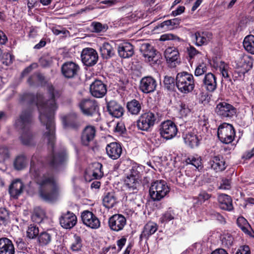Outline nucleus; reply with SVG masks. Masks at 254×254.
Wrapping results in <instances>:
<instances>
[{"mask_svg":"<svg viewBox=\"0 0 254 254\" xmlns=\"http://www.w3.org/2000/svg\"><path fill=\"white\" fill-rule=\"evenodd\" d=\"M82 63L87 66L95 65L98 60V55L97 51L91 48H86L82 50L81 54Z\"/></svg>","mask_w":254,"mask_h":254,"instance_id":"f8f14e48","label":"nucleus"},{"mask_svg":"<svg viewBox=\"0 0 254 254\" xmlns=\"http://www.w3.org/2000/svg\"><path fill=\"white\" fill-rule=\"evenodd\" d=\"M245 50L252 54H254V36L250 35L246 36L243 41Z\"/></svg>","mask_w":254,"mask_h":254,"instance_id":"58836bf2","label":"nucleus"},{"mask_svg":"<svg viewBox=\"0 0 254 254\" xmlns=\"http://www.w3.org/2000/svg\"><path fill=\"white\" fill-rule=\"evenodd\" d=\"M207 71V66L204 63H200L196 67L194 75L196 76L202 75Z\"/></svg>","mask_w":254,"mask_h":254,"instance_id":"603ef678","label":"nucleus"},{"mask_svg":"<svg viewBox=\"0 0 254 254\" xmlns=\"http://www.w3.org/2000/svg\"><path fill=\"white\" fill-rule=\"evenodd\" d=\"M202 83L204 88L208 91L213 92L216 89V77L211 72L205 74Z\"/></svg>","mask_w":254,"mask_h":254,"instance_id":"393cba45","label":"nucleus"},{"mask_svg":"<svg viewBox=\"0 0 254 254\" xmlns=\"http://www.w3.org/2000/svg\"><path fill=\"white\" fill-rule=\"evenodd\" d=\"M108 156L113 160L119 158L122 152V148L120 144L117 142H111L106 147Z\"/></svg>","mask_w":254,"mask_h":254,"instance_id":"b1692460","label":"nucleus"},{"mask_svg":"<svg viewBox=\"0 0 254 254\" xmlns=\"http://www.w3.org/2000/svg\"><path fill=\"white\" fill-rule=\"evenodd\" d=\"M118 52L122 58H130L134 54L133 47L129 43H123L118 47Z\"/></svg>","mask_w":254,"mask_h":254,"instance_id":"cd10ccee","label":"nucleus"},{"mask_svg":"<svg viewBox=\"0 0 254 254\" xmlns=\"http://www.w3.org/2000/svg\"><path fill=\"white\" fill-rule=\"evenodd\" d=\"M215 113L221 118H231L236 114V109L232 105L225 102H221L217 104Z\"/></svg>","mask_w":254,"mask_h":254,"instance_id":"9b49d317","label":"nucleus"},{"mask_svg":"<svg viewBox=\"0 0 254 254\" xmlns=\"http://www.w3.org/2000/svg\"><path fill=\"white\" fill-rule=\"evenodd\" d=\"M180 107V114L182 117L187 116L190 112L188 105L184 103H181Z\"/></svg>","mask_w":254,"mask_h":254,"instance_id":"13d9d810","label":"nucleus"},{"mask_svg":"<svg viewBox=\"0 0 254 254\" xmlns=\"http://www.w3.org/2000/svg\"><path fill=\"white\" fill-rule=\"evenodd\" d=\"M93 170L92 172V175L95 179L101 178L103 175V172L102 171V165L99 162H95L93 164Z\"/></svg>","mask_w":254,"mask_h":254,"instance_id":"c03bdc74","label":"nucleus"},{"mask_svg":"<svg viewBox=\"0 0 254 254\" xmlns=\"http://www.w3.org/2000/svg\"><path fill=\"white\" fill-rule=\"evenodd\" d=\"M82 247L81 239L78 236H74V241L71 244L70 248L72 251L77 252Z\"/></svg>","mask_w":254,"mask_h":254,"instance_id":"864d4df0","label":"nucleus"},{"mask_svg":"<svg viewBox=\"0 0 254 254\" xmlns=\"http://www.w3.org/2000/svg\"><path fill=\"white\" fill-rule=\"evenodd\" d=\"M164 83L166 88L168 90H172L174 87V79L171 76H165L164 80Z\"/></svg>","mask_w":254,"mask_h":254,"instance_id":"6e6d98bb","label":"nucleus"},{"mask_svg":"<svg viewBox=\"0 0 254 254\" xmlns=\"http://www.w3.org/2000/svg\"><path fill=\"white\" fill-rule=\"evenodd\" d=\"M211 168L215 172H221L224 170L226 165L223 158L220 156L213 157L208 162Z\"/></svg>","mask_w":254,"mask_h":254,"instance_id":"c756f323","label":"nucleus"},{"mask_svg":"<svg viewBox=\"0 0 254 254\" xmlns=\"http://www.w3.org/2000/svg\"><path fill=\"white\" fill-rule=\"evenodd\" d=\"M217 199L221 209L229 211L233 209L232 199L230 196L222 193L218 195Z\"/></svg>","mask_w":254,"mask_h":254,"instance_id":"a878e982","label":"nucleus"},{"mask_svg":"<svg viewBox=\"0 0 254 254\" xmlns=\"http://www.w3.org/2000/svg\"><path fill=\"white\" fill-rule=\"evenodd\" d=\"M167 63L171 67H175L180 63L179 54L175 48H168L164 53Z\"/></svg>","mask_w":254,"mask_h":254,"instance_id":"5701e85b","label":"nucleus"},{"mask_svg":"<svg viewBox=\"0 0 254 254\" xmlns=\"http://www.w3.org/2000/svg\"><path fill=\"white\" fill-rule=\"evenodd\" d=\"M42 166L38 154L32 156L30 163V174L38 186L40 198L48 202L57 200L60 195V187L55 177L48 173H42Z\"/></svg>","mask_w":254,"mask_h":254,"instance_id":"f03ea898","label":"nucleus"},{"mask_svg":"<svg viewBox=\"0 0 254 254\" xmlns=\"http://www.w3.org/2000/svg\"><path fill=\"white\" fill-rule=\"evenodd\" d=\"M14 246L7 238H0V254H14Z\"/></svg>","mask_w":254,"mask_h":254,"instance_id":"c85d7f7f","label":"nucleus"},{"mask_svg":"<svg viewBox=\"0 0 254 254\" xmlns=\"http://www.w3.org/2000/svg\"><path fill=\"white\" fill-rule=\"evenodd\" d=\"M176 85L182 93L188 94L191 92L195 86L192 74L186 71L178 73L176 78Z\"/></svg>","mask_w":254,"mask_h":254,"instance_id":"20e7f679","label":"nucleus"},{"mask_svg":"<svg viewBox=\"0 0 254 254\" xmlns=\"http://www.w3.org/2000/svg\"><path fill=\"white\" fill-rule=\"evenodd\" d=\"M192 38L195 40V44L197 46L206 45L212 39L211 32L205 31H199L192 35Z\"/></svg>","mask_w":254,"mask_h":254,"instance_id":"412c9836","label":"nucleus"},{"mask_svg":"<svg viewBox=\"0 0 254 254\" xmlns=\"http://www.w3.org/2000/svg\"><path fill=\"white\" fill-rule=\"evenodd\" d=\"M102 57L104 59H109L113 57L115 53L113 46L108 43H104L100 49Z\"/></svg>","mask_w":254,"mask_h":254,"instance_id":"72a5a7b5","label":"nucleus"},{"mask_svg":"<svg viewBox=\"0 0 254 254\" xmlns=\"http://www.w3.org/2000/svg\"><path fill=\"white\" fill-rule=\"evenodd\" d=\"M80 68L78 64L72 62L64 63L61 68L62 73L67 78L74 77L77 74Z\"/></svg>","mask_w":254,"mask_h":254,"instance_id":"aec40b11","label":"nucleus"},{"mask_svg":"<svg viewBox=\"0 0 254 254\" xmlns=\"http://www.w3.org/2000/svg\"><path fill=\"white\" fill-rule=\"evenodd\" d=\"M158 229L156 223L152 222H149L144 227L143 230L140 236V238H143L147 239L150 236L154 234Z\"/></svg>","mask_w":254,"mask_h":254,"instance_id":"f704fd0d","label":"nucleus"},{"mask_svg":"<svg viewBox=\"0 0 254 254\" xmlns=\"http://www.w3.org/2000/svg\"><path fill=\"white\" fill-rule=\"evenodd\" d=\"M117 202V198L114 192L105 193L103 198V204L107 208H112Z\"/></svg>","mask_w":254,"mask_h":254,"instance_id":"473e14b6","label":"nucleus"},{"mask_svg":"<svg viewBox=\"0 0 254 254\" xmlns=\"http://www.w3.org/2000/svg\"><path fill=\"white\" fill-rule=\"evenodd\" d=\"M217 136L223 143L229 144L232 142L235 136L234 127L229 124H222L218 128Z\"/></svg>","mask_w":254,"mask_h":254,"instance_id":"0eeeda50","label":"nucleus"},{"mask_svg":"<svg viewBox=\"0 0 254 254\" xmlns=\"http://www.w3.org/2000/svg\"><path fill=\"white\" fill-rule=\"evenodd\" d=\"M82 222L92 229H97L100 226V222L96 216L88 210L83 211L81 215Z\"/></svg>","mask_w":254,"mask_h":254,"instance_id":"dca6fc26","label":"nucleus"},{"mask_svg":"<svg viewBox=\"0 0 254 254\" xmlns=\"http://www.w3.org/2000/svg\"><path fill=\"white\" fill-rule=\"evenodd\" d=\"M91 95L96 98H102L107 92L106 85L100 80H95L90 86Z\"/></svg>","mask_w":254,"mask_h":254,"instance_id":"4be33fe9","label":"nucleus"},{"mask_svg":"<svg viewBox=\"0 0 254 254\" xmlns=\"http://www.w3.org/2000/svg\"><path fill=\"white\" fill-rule=\"evenodd\" d=\"M139 169H140L139 167L136 165L133 166L132 168L130 170V174L127 176L136 178L137 179H140V173Z\"/></svg>","mask_w":254,"mask_h":254,"instance_id":"4d7b16f0","label":"nucleus"},{"mask_svg":"<svg viewBox=\"0 0 254 254\" xmlns=\"http://www.w3.org/2000/svg\"><path fill=\"white\" fill-rule=\"evenodd\" d=\"M188 52L189 57L190 59L193 58L195 56L201 54L192 46H190L188 48Z\"/></svg>","mask_w":254,"mask_h":254,"instance_id":"680f3d73","label":"nucleus"},{"mask_svg":"<svg viewBox=\"0 0 254 254\" xmlns=\"http://www.w3.org/2000/svg\"><path fill=\"white\" fill-rule=\"evenodd\" d=\"M107 107L110 114L116 118H120L124 114V108L115 101H111L108 102Z\"/></svg>","mask_w":254,"mask_h":254,"instance_id":"7c9ffc66","label":"nucleus"},{"mask_svg":"<svg viewBox=\"0 0 254 254\" xmlns=\"http://www.w3.org/2000/svg\"><path fill=\"white\" fill-rule=\"evenodd\" d=\"M16 243L18 250L24 251L26 249L27 245L21 239L18 238L16 240Z\"/></svg>","mask_w":254,"mask_h":254,"instance_id":"0e129e2a","label":"nucleus"},{"mask_svg":"<svg viewBox=\"0 0 254 254\" xmlns=\"http://www.w3.org/2000/svg\"><path fill=\"white\" fill-rule=\"evenodd\" d=\"M176 217V214L174 211L169 209L168 210L163 213L160 218V221L162 223H167L169 221L173 220Z\"/></svg>","mask_w":254,"mask_h":254,"instance_id":"49530a36","label":"nucleus"},{"mask_svg":"<svg viewBox=\"0 0 254 254\" xmlns=\"http://www.w3.org/2000/svg\"><path fill=\"white\" fill-rule=\"evenodd\" d=\"M127 111L132 115H137L140 112L142 106L140 102L137 100L133 99L127 104Z\"/></svg>","mask_w":254,"mask_h":254,"instance_id":"e433bc0d","label":"nucleus"},{"mask_svg":"<svg viewBox=\"0 0 254 254\" xmlns=\"http://www.w3.org/2000/svg\"><path fill=\"white\" fill-rule=\"evenodd\" d=\"M45 216L44 211L40 207H36L31 216V219L33 222L40 223Z\"/></svg>","mask_w":254,"mask_h":254,"instance_id":"a19ab883","label":"nucleus"},{"mask_svg":"<svg viewBox=\"0 0 254 254\" xmlns=\"http://www.w3.org/2000/svg\"><path fill=\"white\" fill-rule=\"evenodd\" d=\"M178 132V128L174 123L170 120L164 122L161 125L160 133L164 138L168 140L174 137Z\"/></svg>","mask_w":254,"mask_h":254,"instance_id":"9d476101","label":"nucleus"},{"mask_svg":"<svg viewBox=\"0 0 254 254\" xmlns=\"http://www.w3.org/2000/svg\"><path fill=\"white\" fill-rule=\"evenodd\" d=\"M180 21L181 19L178 18L168 20L156 26L155 29H161L162 30L171 29L179 25L180 23Z\"/></svg>","mask_w":254,"mask_h":254,"instance_id":"c9c22d12","label":"nucleus"},{"mask_svg":"<svg viewBox=\"0 0 254 254\" xmlns=\"http://www.w3.org/2000/svg\"><path fill=\"white\" fill-rule=\"evenodd\" d=\"M36 73L32 74L27 79V82L30 86H37L38 85V79L34 77Z\"/></svg>","mask_w":254,"mask_h":254,"instance_id":"e2e57ef3","label":"nucleus"},{"mask_svg":"<svg viewBox=\"0 0 254 254\" xmlns=\"http://www.w3.org/2000/svg\"><path fill=\"white\" fill-rule=\"evenodd\" d=\"M222 245L226 248L231 247L233 243V238L229 234H224L222 236L221 238Z\"/></svg>","mask_w":254,"mask_h":254,"instance_id":"3c124183","label":"nucleus"},{"mask_svg":"<svg viewBox=\"0 0 254 254\" xmlns=\"http://www.w3.org/2000/svg\"><path fill=\"white\" fill-rule=\"evenodd\" d=\"M126 241L127 239L125 237H122L121 239L117 241V244L119 248V251H120L122 250L123 246L125 245Z\"/></svg>","mask_w":254,"mask_h":254,"instance_id":"774afa93","label":"nucleus"},{"mask_svg":"<svg viewBox=\"0 0 254 254\" xmlns=\"http://www.w3.org/2000/svg\"><path fill=\"white\" fill-rule=\"evenodd\" d=\"M157 81L151 76H147L141 78L139 82V89L143 93L148 94L153 92L157 87Z\"/></svg>","mask_w":254,"mask_h":254,"instance_id":"4468645a","label":"nucleus"},{"mask_svg":"<svg viewBox=\"0 0 254 254\" xmlns=\"http://www.w3.org/2000/svg\"><path fill=\"white\" fill-rule=\"evenodd\" d=\"M63 124L65 127L77 130L80 123L78 121V115L74 112H71L62 118Z\"/></svg>","mask_w":254,"mask_h":254,"instance_id":"6ab92c4d","label":"nucleus"},{"mask_svg":"<svg viewBox=\"0 0 254 254\" xmlns=\"http://www.w3.org/2000/svg\"><path fill=\"white\" fill-rule=\"evenodd\" d=\"M23 186L22 182L19 180L13 182L9 189V192L11 196L17 198L22 193Z\"/></svg>","mask_w":254,"mask_h":254,"instance_id":"2f4dec72","label":"nucleus"},{"mask_svg":"<svg viewBox=\"0 0 254 254\" xmlns=\"http://www.w3.org/2000/svg\"><path fill=\"white\" fill-rule=\"evenodd\" d=\"M156 117L152 112H146L141 115L137 121L138 129L148 131L152 127L156 121Z\"/></svg>","mask_w":254,"mask_h":254,"instance_id":"1a4fd4ad","label":"nucleus"},{"mask_svg":"<svg viewBox=\"0 0 254 254\" xmlns=\"http://www.w3.org/2000/svg\"><path fill=\"white\" fill-rule=\"evenodd\" d=\"M140 51L142 54L143 56L151 64L154 65L160 63V61L159 59L160 55L150 44L148 43L142 44L140 47Z\"/></svg>","mask_w":254,"mask_h":254,"instance_id":"6e6552de","label":"nucleus"},{"mask_svg":"<svg viewBox=\"0 0 254 254\" xmlns=\"http://www.w3.org/2000/svg\"><path fill=\"white\" fill-rule=\"evenodd\" d=\"M9 221L8 211L4 208H0V225L6 226Z\"/></svg>","mask_w":254,"mask_h":254,"instance_id":"a18cd8bd","label":"nucleus"},{"mask_svg":"<svg viewBox=\"0 0 254 254\" xmlns=\"http://www.w3.org/2000/svg\"><path fill=\"white\" fill-rule=\"evenodd\" d=\"M92 26L93 27L94 31L97 33L104 32L108 28L107 24H102L100 22H93Z\"/></svg>","mask_w":254,"mask_h":254,"instance_id":"5fc2aeb1","label":"nucleus"},{"mask_svg":"<svg viewBox=\"0 0 254 254\" xmlns=\"http://www.w3.org/2000/svg\"><path fill=\"white\" fill-rule=\"evenodd\" d=\"M237 223L239 227L246 234L250 235L249 229H251V226L248 221L243 217H239L237 220Z\"/></svg>","mask_w":254,"mask_h":254,"instance_id":"79ce46f5","label":"nucleus"},{"mask_svg":"<svg viewBox=\"0 0 254 254\" xmlns=\"http://www.w3.org/2000/svg\"><path fill=\"white\" fill-rule=\"evenodd\" d=\"M240 64L241 65L240 66L243 67L246 71L250 70L252 68L253 63L248 56L244 57L241 60Z\"/></svg>","mask_w":254,"mask_h":254,"instance_id":"8fccbe9b","label":"nucleus"},{"mask_svg":"<svg viewBox=\"0 0 254 254\" xmlns=\"http://www.w3.org/2000/svg\"><path fill=\"white\" fill-rule=\"evenodd\" d=\"M59 222L63 228L70 229L76 225L77 217L73 213L67 211L61 214L59 217Z\"/></svg>","mask_w":254,"mask_h":254,"instance_id":"2eb2a0df","label":"nucleus"},{"mask_svg":"<svg viewBox=\"0 0 254 254\" xmlns=\"http://www.w3.org/2000/svg\"><path fill=\"white\" fill-rule=\"evenodd\" d=\"M236 254H250V250L248 246H244L240 248Z\"/></svg>","mask_w":254,"mask_h":254,"instance_id":"69168bd1","label":"nucleus"},{"mask_svg":"<svg viewBox=\"0 0 254 254\" xmlns=\"http://www.w3.org/2000/svg\"><path fill=\"white\" fill-rule=\"evenodd\" d=\"M67 160V155L64 149L61 151L53 153V155L47 159L49 165L53 168L57 169L60 166L64 164Z\"/></svg>","mask_w":254,"mask_h":254,"instance_id":"f3484780","label":"nucleus"},{"mask_svg":"<svg viewBox=\"0 0 254 254\" xmlns=\"http://www.w3.org/2000/svg\"><path fill=\"white\" fill-rule=\"evenodd\" d=\"M27 236L30 239L36 238L39 233L38 227L35 224H30L27 230Z\"/></svg>","mask_w":254,"mask_h":254,"instance_id":"09e8293b","label":"nucleus"},{"mask_svg":"<svg viewBox=\"0 0 254 254\" xmlns=\"http://www.w3.org/2000/svg\"><path fill=\"white\" fill-rule=\"evenodd\" d=\"M170 191V188L163 180H157L151 183L149 188V195L154 201L163 198Z\"/></svg>","mask_w":254,"mask_h":254,"instance_id":"39448f33","label":"nucleus"},{"mask_svg":"<svg viewBox=\"0 0 254 254\" xmlns=\"http://www.w3.org/2000/svg\"><path fill=\"white\" fill-rule=\"evenodd\" d=\"M32 122V116L30 110L23 111L15 122L16 127L22 131L20 138L24 145H32L35 143L34 136L30 130Z\"/></svg>","mask_w":254,"mask_h":254,"instance_id":"7ed1b4c3","label":"nucleus"},{"mask_svg":"<svg viewBox=\"0 0 254 254\" xmlns=\"http://www.w3.org/2000/svg\"><path fill=\"white\" fill-rule=\"evenodd\" d=\"M28 161L26 157L23 155L17 156L14 162V168L17 170L23 169L27 166Z\"/></svg>","mask_w":254,"mask_h":254,"instance_id":"ea45409f","label":"nucleus"},{"mask_svg":"<svg viewBox=\"0 0 254 254\" xmlns=\"http://www.w3.org/2000/svg\"><path fill=\"white\" fill-rule=\"evenodd\" d=\"M108 224L112 231L119 232L124 229L127 224V220L124 215L116 214L109 218Z\"/></svg>","mask_w":254,"mask_h":254,"instance_id":"ddd939ff","label":"nucleus"},{"mask_svg":"<svg viewBox=\"0 0 254 254\" xmlns=\"http://www.w3.org/2000/svg\"><path fill=\"white\" fill-rule=\"evenodd\" d=\"M186 162L187 164H191L196 168H199V167H201L202 163H201V159L200 157L197 155L191 156L188 157L186 159Z\"/></svg>","mask_w":254,"mask_h":254,"instance_id":"de8ad7c7","label":"nucleus"},{"mask_svg":"<svg viewBox=\"0 0 254 254\" xmlns=\"http://www.w3.org/2000/svg\"><path fill=\"white\" fill-rule=\"evenodd\" d=\"M140 179L136 178L127 176L125 180V185L129 191L134 193L136 192L137 188L140 185Z\"/></svg>","mask_w":254,"mask_h":254,"instance_id":"4c0bfd02","label":"nucleus"},{"mask_svg":"<svg viewBox=\"0 0 254 254\" xmlns=\"http://www.w3.org/2000/svg\"><path fill=\"white\" fill-rule=\"evenodd\" d=\"M51 240L52 236L47 232H41L38 237V241L39 244L42 246L49 244Z\"/></svg>","mask_w":254,"mask_h":254,"instance_id":"37998d69","label":"nucleus"},{"mask_svg":"<svg viewBox=\"0 0 254 254\" xmlns=\"http://www.w3.org/2000/svg\"><path fill=\"white\" fill-rule=\"evenodd\" d=\"M183 137L185 144L191 148L198 146L201 139V136L196 135L194 132L184 134Z\"/></svg>","mask_w":254,"mask_h":254,"instance_id":"bb28decb","label":"nucleus"},{"mask_svg":"<svg viewBox=\"0 0 254 254\" xmlns=\"http://www.w3.org/2000/svg\"><path fill=\"white\" fill-rule=\"evenodd\" d=\"M231 188V181L227 179H223L222 182L219 187L221 190H229Z\"/></svg>","mask_w":254,"mask_h":254,"instance_id":"bf43d9fd","label":"nucleus"},{"mask_svg":"<svg viewBox=\"0 0 254 254\" xmlns=\"http://www.w3.org/2000/svg\"><path fill=\"white\" fill-rule=\"evenodd\" d=\"M47 90L50 96L49 100H45L43 94L40 93H37L36 96L33 94L26 93L22 95L21 100L29 104H36L39 113V120L44 126H46L47 130L44 136L48 140L49 146L53 151L55 141L54 114L58 109L56 99L60 97V94L52 84L48 85Z\"/></svg>","mask_w":254,"mask_h":254,"instance_id":"f257e3e1","label":"nucleus"},{"mask_svg":"<svg viewBox=\"0 0 254 254\" xmlns=\"http://www.w3.org/2000/svg\"><path fill=\"white\" fill-rule=\"evenodd\" d=\"M82 113L87 116H95L96 120L98 121L100 117L99 107L97 102L95 100L89 99H82L78 104Z\"/></svg>","mask_w":254,"mask_h":254,"instance_id":"423d86ee","label":"nucleus"},{"mask_svg":"<svg viewBox=\"0 0 254 254\" xmlns=\"http://www.w3.org/2000/svg\"><path fill=\"white\" fill-rule=\"evenodd\" d=\"M211 197V195L205 191L201 192L198 196V200L200 203L204 202Z\"/></svg>","mask_w":254,"mask_h":254,"instance_id":"052dcab7","label":"nucleus"},{"mask_svg":"<svg viewBox=\"0 0 254 254\" xmlns=\"http://www.w3.org/2000/svg\"><path fill=\"white\" fill-rule=\"evenodd\" d=\"M96 133L95 127L91 125L87 126L81 132L80 139L81 144L85 146H89L94 140Z\"/></svg>","mask_w":254,"mask_h":254,"instance_id":"a211bd4d","label":"nucleus"},{"mask_svg":"<svg viewBox=\"0 0 254 254\" xmlns=\"http://www.w3.org/2000/svg\"><path fill=\"white\" fill-rule=\"evenodd\" d=\"M185 9V6H179L176 10L172 11V15L174 16L180 15L184 12Z\"/></svg>","mask_w":254,"mask_h":254,"instance_id":"338daca9","label":"nucleus"}]
</instances>
